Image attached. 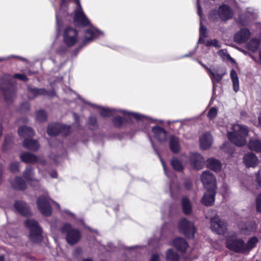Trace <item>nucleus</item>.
Instances as JSON below:
<instances>
[{
	"mask_svg": "<svg viewBox=\"0 0 261 261\" xmlns=\"http://www.w3.org/2000/svg\"><path fill=\"white\" fill-rule=\"evenodd\" d=\"M99 108V114L103 117H110L113 116L115 113L120 112L124 114V118L127 120L129 118L133 117L137 120H148V118L145 116L142 115L139 113H132L125 111L118 110L117 111L114 109H110L109 108Z\"/></svg>",
	"mask_w": 261,
	"mask_h": 261,
	"instance_id": "3",
	"label": "nucleus"
},
{
	"mask_svg": "<svg viewBox=\"0 0 261 261\" xmlns=\"http://www.w3.org/2000/svg\"><path fill=\"white\" fill-rule=\"evenodd\" d=\"M199 63L201 65V66H202L207 71V72L208 73L211 71V69L208 68L205 65L203 64V63H202L201 62H199Z\"/></svg>",
	"mask_w": 261,
	"mask_h": 261,
	"instance_id": "55",
	"label": "nucleus"
},
{
	"mask_svg": "<svg viewBox=\"0 0 261 261\" xmlns=\"http://www.w3.org/2000/svg\"><path fill=\"white\" fill-rule=\"evenodd\" d=\"M258 119L259 125L261 127V113L259 114Z\"/></svg>",
	"mask_w": 261,
	"mask_h": 261,
	"instance_id": "58",
	"label": "nucleus"
},
{
	"mask_svg": "<svg viewBox=\"0 0 261 261\" xmlns=\"http://www.w3.org/2000/svg\"><path fill=\"white\" fill-rule=\"evenodd\" d=\"M256 210L258 212H261V193L259 194L256 199Z\"/></svg>",
	"mask_w": 261,
	"mask_h": 261,
	"instance_id": "46",
	"label": "nucleus"
},
{
	"mask_svg": "<svg viewBox=\"0 0 261 261\" xmlns=\"http://www.w3.org/2000/svg\"><path fill=\"white\" fill-rule=\"evenodd\" d=\"M83 261H93L91 259L87 258L83 260Z\"/></svg>",
	"mask_w": 261,
	"mask_h": 261,
	"instance_id": "64",
	"label": "nucleus"
},
{
	"mask_svg": "<svg viewBox=\"0 0 261 261\" xmlns=\"http://www.w3.org/2000/svg\"><path fill=\"white\" fill-rule=\"evenodd\" d=\"M70 132V127L63 125L61 124H54L49 125L47 128V133L50 136H54L62 134L63 135H67Z\"/></svg>",
	"mask_w": 261,
	"mask_h": 261,
	"instance_id": "10",
	"label": "nucleus"
},
{
	"mask_svg": "<svg viewBox=\"0 0 261 261\" xmlns=\"http://www.w3.org/2000/svg\"><path fill=\"white\" fill-rule=\"evenodd\" d=\"M179 230L188 238L194 237L195 228L192 222L188 221L186 218L182 219L178 224Z\"/></svg>",
	"mask_w": 261,
	"mask_h": 261,
	"instance_id": "8",
	"label": "nucleus"
},
{
	"mask_svg": "<svg viewBox=\"0 0 261 261\" xmlns=\"http://www.w3.org/2000/svg\"><path fill=\"white\" fill-rule=\"evenodd\" d=\"M169 146L173 153H177L180 150L178 139L174 136H172L169 140Z\"/></svg>",
	"mask_w": 261,
	"mask_h": 261,
	"instance_id": "26",
	"label": "nucleus"
},
{
	"mask_svg": "<svg viewBox=\"0 0 261 261\" xmlns=\"http://www.w3.org/2000/svg\"><path fill=\"white\" fill-rule=\"evenodd\" d=\"M150 142H151V143L152 146V147H153V148H154V150L156 152V153L158 154V155L159 157V158H160V160H161V162H162V165H163V168H164V172H165V173L167 175L166 168V167H165V163H164V161H163V160L162 159V158H161V156L160 155V154H159V152L156 150V149H155V147H154V144H153V142H152V140H151V139H150Z\"/></svg>",
	"mask_w": 261,
	"mask_h": 261,
	"instance_id": "49",
	"label": "nucleus"
},
{
	"mask_svg": "<svg viewBox=\"0 0 261 261\" xmlns=\"http://www.w3.org/2000/svg\"><path fill=\"white\" fill-rule=\"evenodd\" d=\"M102 35V32H99L98 30L93 27L87 29L85 32V36L83 39L84 44H86L91 42L94 39Z\"/></svg>",
	"mask_w": 261,
	"mask_h": 261,
	"instance_id": "13",
	"label": "nucleus"
},
{
	"mask_svg": "<svg viewBox=\"0 0 261 261\" xmlns=\"http://www.w3.org/2000/svg\"><path fill=\"white\" fill-rule=\"evenodd\" d=\"M23 177L29 182L31 186L37 185L38 181L34 178V169L31 167H27L23 172Z\"/></svg>",
	"mask_w": 261,
	"mask_h": 261,
	"instance_id": "21",
	"label": "nucleus"
},
{
	"mask_svg": "<svg viewBox=\"0 0 261 261\" xmlns=\"http://www.w3.org/2000/svg\"><path fill=\"white\" fill-rule=\"evenodd\" d=\"M256 224L253 222H249L246 223H241L239 225L241 233L246 235L254 232L256 231Z\"/></svg>",
	"mask_w": 261,
	"mask_h": 261,
	"instance_id": "18",
	"label": "nucleus"
},
{
	"mask_svg": "<svg viewBox=\"0 0 261 261\" xmlns=\"http://www.w3.org/2000/svg\"><path fill=\"white\" fill-rule=\"evenodd\" d=\"M13 188L17 190H23L26 188L25 182L21 177H17L11 181Z\"/></svg>",
	"mask_w": 261,
	"mask_h": 261,
	"instance_id": "31",
	"label": "nucleus"
},
{
	"mask_svg": "<svg viewBox=\"0 0 261 261\" xmlns=\"http://www.w3.org/2000/svg\"><path fill=\"white\" fill-rule=\"evenodd\" d=\"M258 238L256 237L251 238L247 243H245L246 252H249L253 248H254L258 242Z\"/></svg>",
	"mask_w": 261,
	"mask_h": 261,
	"instance_id": "35",
	"label": "nucleus"
},
{
	"mask_svg": "<svg viewBox=\"0 0 261 261\" xmlns=\"http://www.w3.org/2000/svg\"><path fill=\"white\" fill-rule=\"evenodd\" d=\"M64 212H65L66 214H68V215H70V216H72V217H74V215L73 213H71L70 212H69L68 210H65V211H64Z\"/></svg>",
	"mask_w": 261,
	"mask_h": 261,
	"instance_id": "56",
	"label": "nucleus"
},
{
	"mask_svg": "<svg viewBox=\"0 0 261 261\" xmlns=\"http://www.w3.org/2000/svg\"><path fill=\"white\" fill-rule=\"evenodd\" d=\"M215 12L214 11H213L212 12V13H211V18L213 19V14H214ZM213 20H215V19L213 18Z\"/></svg>",
	"mask_w": 261,
	"mask_h": 261,
	"instance_id": "63",
	"label": "nucleus"
},
{
	"mask_svg": "<svg viewBox=\"0 0 261 261\" xmlns=\"http://www.w3.org/2000/svg\"><path fill=\"white\" fill-rule=\"evenodd\" d=\"M89 124L94 127H97V119L95 117H90L89 119Z\"/></svg>",
	"mask_w": 261,
	"mask_h": 261,
	"instance_id": "48",
	"label": "nucleus"
},
{
	"mask_svg": "<svg viewBox=\"0 0 261 261\" xmlns=\"http://www.w3.org/2000/svg\"><path fill=\"white\" fill-rule=\"evenodd\" d=\"M14 77L19 79V80L23 81H26L28 80L27 77L22 74H15L14 75Z\"/></svg>",
	"mask_w": 261,
	"mask_h": 261,
	"instance_id": "50",
	"label": "nucleus"
},
{
	"mask_svg": "<svg viewBox=\"0 0 261 261\" xmlns=\"http://www.w3.org/2000/svg\"><path fill=\"white\" fill-rule=\"evenodd\" d=\"M256 181L257 184L261 186V170H260L258 173V174L256 175Z\"/></svg>",
	"mask_w": 261,
	"mask_h": 261,
	"instance_id": "52",
	"label": "nucleus"
},
{
	"mask_svg": "<svg viewBox=\"0 0 261 261\" xmlns=\"http://www.w3.org/2000/svg\"><path fill=\"white\" fill-rule=\"evenodd\" d=\"M212 230L218 234H224L227 229V224L219 219L218 216L210 219Z\"/></svg>",
	"mask_w": 261,
	"mask_h": 261,
	"instance_id": "9",
	"label": "nucleus"
},
{
	"mask_svg": "<svg viewBox=\"0 0 261 261\" xmlns=\"http://www.w3.org/2000/svg\"><path fill=\"white\" fill-rule=\"evenodd\" d=\"M224 50H220L218 51V54L219 55H221L222 54H224Z\"/></svg>",
	"mask_w": 261,
	"mask_h": 261,
	"instance_id": "60",
	"label": "nucleus"
},
{
	"mask_svg": "<svg viewBox=\"0 0 261 261\" xmlns=\"http://www.w3.org/2000/svg\"><path fill=\"white\" fill-rule=\"evenodd\" d=\"M13 78L12 77V76L11 75H8V74H6L3 76L2 81L4 84L9 85L10 82V81Z\"/></svg>",
	"mask_w": 261,
	"mask_h": 261,
	"instance_id": "47",
	"label": "nucleus"
},
{
	"mask_svg": "<svg viewBox=\"0 0 261 261\" xmlns=\"http://www.w3.org/2000/svg\"><path fill=\"white\" fill-rule=\"evenodd\" d=\"M52 202H53L54 203H55V204L56 205V206L57 207V208H58V209H60V205H59V204L58 203H57V202H55V201H52Z\"/></svg>",
	"mask_w": 261,
	"mask_h": 261,
	"instance_id": "61",
	"label": "nucleus"
},
{
	"mask_svg": "<svg viewBox=\"0 0 261 261\" xmlns=\"http://www.w3.org/2000/svg\"><path fill=\"white\" fill-rule=\"evenodd\" d=\"M51 176L53 178H56L57 177V173L56 172H55L51 174Z\"/></svg>",
	"mask_w": 261,
	"mask_h": 261,
	"instance_id": "59",
	"label": "nucleus"
},
{
	"mask_svg": "<svg viewBox=\"0 0 261 261\" xmlns=\"http://www.w3.org/2000/svg\"><path fill=\"white\" fill-rule=\"evenodd\" d=\"M201 180L206 189H216V180L214 175L210 171L203 172L201 175Z\"/></svg>",
	"mask_w": 261,
	"mask_h": 261,
	"instance_id": "11",
	"label": "nucleus"
},
{
	"mask_svg": "<svg viewBox=\"0 0 261 261\" xmlns=\"http://www.w3.org/2000/svg\"><path fill=\"white\" fill-rule=\"evenodd\" d=\"M249 148L256 152H261V141L256 139H251L248 144Z\"/></svg>",
	"mask_w": 261,
	"mask_h": 261,
	"instance_id": "28",
	"label": "nucleus"
},
{
	"mask_svg": "<svg viewBox=\"0 0 261 261\" xmlns=\"http://www.w3.org/2000/svg\"><path fill=\"white\" fill-rule=\"evenodd\" d=\"M113 123L115 127H119L123 123V119L120 117H115L113 120Z\"/></svg>",
	"mask_w": 261,
	"mask_h": 261,
	"instance_id": "44",
	"label": "nucleus"
},
{
	"mask_svg": "<svg viewBox=\"0 0 261 261\" xmlns=\"http://www.w3.org/2000/svg\"><path fill=\"white\" fill-rule=\"evenodd\" d=\"M218 14L221 20H226L232 17L233 12L228 6L226 5H222L218 8Z\"/></svg>",
	"mask_w": 261,
	"mask_h": 261,
	"instance_id": "16",
	"label": "nucleus"
},
{
	"mask_svg": "<svg viewBox=\"0 0 261 261\" xmlns=\"http://www.w3.org/2000/svg\"><path fill=\"white\" fill-rule=\"evenodd\" d=\"M0 261H4V258L3 256H0Z\"/></svg>",
	"mask_w": 261,
	"mask_h": 261,
	"instance_id": "62",
	"label": "nucleus"
},
{
	"mask_svg": "<svg viewBox=\"0 0 261 261\" xmlns=\"http://www.w3.org/2000/svg\"><path fill=\"white\" fill-rule=\"evenodd\" d=\"M152 132L154 137L160 142H162L166 140L167 132L163 128L155 126L152 127Z\"/></svg>",
	"mask_w": 261,
	"mask_h": 261,
	"instance_id": "20",
	"label": "nucleus"
},
{
	"mask_svg": "<svg viewBox=\"0 0 261 261\" xmlns=\"http://www.w3.org/2000/svg\"><path fill=\"white\" fill-rule=\"evenodd\" d=\"M14 207L21 215L28 216L31 214L28 205L23 201H16L14 204Z\"/></svg>",
	"mask_w": 261,
	"mask_h": 261,
	"instance_id": "22",
	"label": "nucleus"
},
{
	"mask_svg": "<svg viewBox=\"0 0 261 261\" xmlns=\"http://www.w3.org/2000/svg\"><path fill=\"white\" fill-rule=\"evenodd\" d=\"M230 76L233 83V90L237 92L239 90V82L237 73L234 70L232 69L231 70Z\"/></svg>",
	"mask_w": 261,
	"mask_h": 261,
	"instance_id": "34",
	"label": "nucleus"
},
{
	"mask_svg": "<svg viewBox=\"0 0 261 261\" xmlns=\"http://www.w3.org/2000/svg\"><path fill=\"white\" fill-rule=\"evenodd\" d=\"M181 204L184 213L185 214H190L191 212V205L187 198L184 197L182 199Z\"/></svg>",
	"mask_w": 261,
	"mask_h": 261,
	"instance_id": "37",
	"label": "nucleus"
},
{
	"mask_svg": "<svg viewBox=\"0 0 261 261\" xmlns=\"http://www.w3.org/2000/svg\"><path fill=\"white\" fill-rule=\"evenodd\" d=\"M74 3L75 8L73 11V22L75 25L79 27H87L91 25L90 21L84 13L80 0H62L61 8L59 13H56V22L57 29L59 30L60 27L62 24V20L60 18L61 13L69 14L66 10V6L68 3Z\"/></svg>",
	"mask_w": 261,
	"mask_h": 261,
	"instance_id": "1",
	"label": "nucleus"
},
{
	"mask_svg": "<svg viewBox=\"0 0 261 261\" xmlns=\"http://www.w3.org/2000/svg\"><path fill=\"white\" fill-rule=\"evenodd\" d=\"M208 74L212 81L213 91H214L216 88L215 83H219L222 80L224 73H217L211 70Z\"/></svg>",
	"mask_w": 261,
	"mask_h": 261,
	"instance_id": "32",
	"label": "nucleus"
},
{
	"mask_svg": "<svg viewBox=\"0 0 261 261\" xmlns=\"http://www.w3.org/2000/svg\"><path fill=\"white\" fill-rule=\"evenodd\" d=\"M207 167L216 172L219 171L221 170L222 165L217 160L211 158L207 160Z\"/></svg>",
	"mask_w": 261,
	"mask_h": 261,
	"instance_id": "25",
	"label": "nucleus"
},
{
	"mask_svg": "<svg viewBox=\"0 0 261 261\" xmlns=\"http://www.w3.org/2000/svg\"><path fill=\"white\" fill-rule=\"evenodd\" d=\"M190 161L194 168L200 169L204 164V159L199 153H191L190 157Z\"/></svg>",
	"mask_w": 261,
	"mask_h": 261,
	"instance_id": "14",
	"label": "nucleus"
},
{
	"mask_svg": "<svg viewBox=\"0 0 261 261\" xmlns=\"http://www.w3.org/2000/svg\"><path fill=\"white\" fill-rule=\"evenodd\" d=\"M20 159L21 161L25 163H35L36 162H39L40 164H43L44 163V160H39L37 156L33 153L24 152H22L20 156Z\"/></svg>",
	"mask_w": 261,
	"mask_h": 261,
	"instance_id": "19",
	"label": "nucleus"
},
{
	"mask_svg": "<svg viewBox=\"0 0 261 261\" xmlns=\"http://www.w3.org/2000/svg\"><path fill=\"white\" fill-rule=\"evenodd\" d=\"M23 144L24 147L34 151L37 150L40 146L37 141L32 139H25Z\"/></svg>",
	"mask_w": 261,
	"mask_h": 261,
	"instance_id": "29",
	"label": "nucleus"
},
{
	"mask_svg": "<svg viewBox=\"0 0 261 261\" xmlns=\"http://www.w3.org/2000/svg\"><path fill=\"white\" fill-rule=\"evenodd\" d=\"M47 116L45 111H39L37 112L36 119L39 122H43L46 120Z\"/></svg>",
	"mask_w": 261,
	"mask_h": 261,
	"instance_id": "42",
	"label": "nucleus"
},
{
	"mask_svg": "<svg viewBox=\"0 0 261 261\" xmlns=\"http://www.w3.org/2000/svg\"><path fill=\"white\" fill-rule=\"evenodd\" d=\"M212 137L211 134L206 133L203 134L199 139L200 146L202 149H208L212 143Z\"/></svg>",
	"mask_w": 261,
	"mask_h": 261,
	"instance_id": "23",
	"label": "nucleus"
},
{
	"mask_svg": "<svg viewBox=\"0 0 261 261\" xmlns=\"http://www.w3.org/2000/svg\"><path fill=\"white\" fill-rule=\"evenodd\" d=\"M9 170L12 172H15L19 170V163L17 162H12L9 166Z\"/></svg>",
	"mask_w": 261,
	"mask_h": 261,
	"instance_id": "45",
	"label": "nucleus"
},
{
	"mask_svg": "<svg viewBox=\"0 0 261 261\" xmlns=\"http://www.w3.org/2000/svg\"><path fill=\"white\" fill-rule=\"evenodd\" d=\"M217 113L218 110L216 108H212L208 111L207 116L210 119H213L216 117Z\"/></svg>",
	"mask_w": 261,
	"mask_h": 261,
	"instance_id": "43",
	"label": "nucleus"
},
{
	"mask_svg": "<svg viewBox=\"0 0 261 261\" xmlns=\"http://www.w3.org/2000/svg\"><path fill=\"white\" fill-rule=\"evenodd\" d=\"M215 194L216 189H206V192L201 199L202 203L206 206L213 205L215 201Z\"/></svg>",
	"mask_w": 261,
	"mask_h": 261,
	"instance_id": "17",
	"label": "nucleus"
},
{
	"mask_svg": "<svg viewBox=\"0 0 261 261\" xmlns=\"http://www.w3.org/2000/svg\"><path fill=\"white\" fill-rule=\"evenodd\" d=\"M77 31L71 27L66 28L63 33V40L64 44L71 47L74 45L78 41Z\"/></svg>",
	"mask_w": 261,
	"mask_h": 261,
	"instance_id": "7",
	"label": "nucleus"
},
{
	"mask_svg": "<svg viewBox=\"0 0 261 261\" xmlns=\"http://www.w3.org/2000/svg\"><path fill=\"white\" fill-rule=\"evenodd\" d=\"M171 164L173 168L176 171H180L182 170L183 167L182 164L177 158H173L171 161Z\"/></svg>",
	"mask_w": 261,
	"mask_h": 261,
	"instance_id": "40",
	"label": "nucleus"
},
{
	"mask_svg": "<svg viewBox=\"0 0 261 261\" xmlns=\"http://www.w3.org/2000/svg\"><path fill=\"white\" fill-rule=\"evenodd\" d=\"M25 226L30 230V240L34 243H39L42 240V230L38 222L33 219L25 222Z\"/></svg>",
	"mask_w": 261,
	"mask_h": 261,
	"instance_id": "4",
	"label": "nucleus"
},
{
	"mask_svg": "<svg viewBox=\"0 0 261 261\" xmlns=\"http://www.w3.org/2000/svg\"><path fill=\"white\" fill-rule=\"evenodd\" d=\"M46 91L44 89L30 88L28 91V96L30 99H32L39 95H44Z\"/></svg>",
	"mask_w": 261,
	"mask_h": 261,
	"instance_id": "33",
	"label": "nucleus"
},
{
	"mask_svg": "<svg viewBox=\"0 0 261 261\" xmlns=\"http://www.w3.org/2000/svg\"><path fill=\"white\" fill-rule=\"evenodd\" d=\"M173 246L178 250L185 251L188 247L187 243L181 238L175 239L173 242Z\"/></svg>",
	"mask_w": 261,
	"mask_h": 261,
	"instance_id": "27",
	"label": "nucleus"
},
{
	"mask_svg": "<svg viewBox=\"0 0 261 261\" xmlns=\"http://www.w3.org/2000/svg\"><path fill=\"white\" fill-rule=\"evenodd\" d=\"M200 36L198 40V43H204L205 42L204 38L207 36V30L204 28L202 24L201 20L200 19Z\"/></svg>",
	"mask_w": 261,
	"mask_h": 261,
	"instance_id": "39",
	"label": "nucleus"
},
{
	"mask_svg": "<svg viewBox=\"0 0 261 261\" xmlns=\"http://www.w3.org/2000/svg\"><path fill=\"white\" fill-rule=\"evenodd\" d=\"M18 133L20 136L23 137H33L35 134L32 128L26 126L20 127L18 130Z\"/></svg>",
	"mask_w": 261,
	"mask_h": 261,
	"instance_id": "30",
	"label": "nucleus"
},
{
	"mask_svg": "<svg viewBox=\"0 0 261 261\" xmlns=\"http://www.w3.org/2000/svg\"><path fill=\"white\" fill-rule=\"evenodd\" d=\"M245 165L248 167H255L258 163V159L255 155L252 153L246 154L243 158Z\"/></svg>",
	"mask_w": 261,
	"mask_h": 261,
	"instance_id": "24",
	"label": "nucleus"
},
{
	"mask_svg": "<svg viewBox=\"0 0 261 261\" xmlns=\"http://www.w3.org/2000/svg\"><path fill=\"white\" fill-rule=\"evenodd\" d=\"M61 231L66 234V240L69 244L76 243L81 238L80 231L76 229L72 228L69 223H65L61 227Z\"/></svg>",
	"mask_w": 261,
	"mask_h": 261,
	"instance_id": "6",
	"label": "nucleus"
},
{
	"mask_svg": "<svg viewBox=\"0 0 261 261\" xmlns=\"http://www.w3.org/2000/svg\"><path fill=\"white\" fill-rule=\"evenodd\" d=\"M259 41L255 39H252L247 44V48L252 52H255L257 50L259 47Z\"/></svg>",
	"mask_w": 261,
	"mask_h": 261,
	"instance_id": "38",
	"label": "nucleus"
},
{
	"mask_svg": "<svg viewBox=\"0 0 261 261\" xmlns=\"http://www.w3.org/2000/svg\"><path fill=\"white\" fill-rule=\"evenodd\" d=\"M226 246L229 249L237 253H246L245 242L237 238L235 234L229 236L226 240Z\"/></svg>",
	"mask_w": 261,
	"mask_h": 261,
	"instance_id": "5",
	"label": "nucleus"
},
{
	"mask_svg": "<svg viewBox=\"0 0 261 261\" xmlns=\"http://www.w3.org/2000/svg\"><path fill=\"white\" fill-rule=\"evenodd\" d=\"M166 261H178V255L173 250L170 249L166 252Z\"/></svg>",
	"mask_w": 261,
	"mask_h": 261,
	"instance_id": "36",
	"label": "nucleus"
},
{
	"mask_svg": "<svg viewBox=\"0 0 261 261\" xmlns=\"http://www.w3.org/2000/svg\"><path fill=\"white\" fill-rule=\"evenodd\" d=\"M191 185H192L191 181L189 180H186L185 182V187L187 189H189L191 187Z\"/></svg>",
	"mask_w": 261,
	"mask_h": 261,
	"instance_id": "54",
	"label": "nucleus"
},
{
	"mask_svg": "<svg viewBox=\"0 0 261 261\" xmlns=\"http://www.w3.org/2000/svg\"><path fill=\"white\" fill-rule=\"evenodd\" d=\"M232 132H228L227 138L229 140L238 146H242L246 144V137L248 135V128L240 124H233L231 126Z\"/></svg>",
	"mask_w": 261,
	"mask_h": 261,
	"instance_id": "2",
	"label": "nucleus"
},
{
	"mask_svg": "<svg viewBox=\"0 0 261 261\" xmlns=\"http://www.w3.org/2000/svg\"><path fill=\"white\" fill-rule=\"evenodd\" d=\"M38 208L43 215L48 216L51 214V208L49 200L46 196H41L37 200Z\"/></svg>",
	"mask_w": 261,
	"mask_h": 261,
	"instance_id": "12",
	"label": "nucleus"
},
{
	"mask_svg": "<svg viewBox=\"0 0 261 261\" xmlns=\"http://www.w3.org/2000/svg\"><path fill=\"white\" fill-rule=\"evenodd\" d=\"M195 51H196V49H195L193 51H191L189 55V54L185 55L184 56V57H189V56H191L192 55H193L195 53Z\"/></svg>",
	"mask_w": 261,
	"mask_h": 261,
	"instance_id": "57",
	"label": "nucleus"
},
{
	"mask_svg": "<svg viewBox=\"0 0 261 261\" xmlns=\"http://www.w3.org/2000/svg\"><path fill=\"white\" fill-rule=\"evenodd\" d=\"M203 44H204L206 46H213L216 48H220L221 47V43L217 39L205 41Z\"/></svg>",
	"mask_w": 261,
	"mask_h": 261,
	"instance_id": "41",
	"label": "nucleus"
},
{
	"mask_svg": "<svg viewBox=\"0 0 261 261\" xmlns=\"http://www.w3.org/2000/svg\"><path fill=\"white\" fill-rule=\"evenodd\" d=\"M251 36V33L247 29H242L237 32L234 36V40L238 43L246 42Z\"/></svg>",
	"mask_w": 261,
	"mask_h": 261,
	"instance_id": "15",
	"label": "nucleus"
},
{
	"mask_svg": "<svg viewBox=\"0 0 261 261\" xmlns=\"http://www.w3.org/2000/svg\"><path fill=\"white\" fill-rule=\"evenodd\" d=\"M197 9H198V15L201 17L202 16V10L200 8V5H199V0H197Z\"/></svg>",
	"mask_w": 261,
	"mask_h": 261,
	"instance_id": "53",
	"label": "nucleus"
},
{
	"mask_svg": "<svg viewBox=\"0 0 261 261\" xmlns=\"http://www.w3.org/2000/svg\"><path fill=\"white\" fill-rule=\"evenodd\" d=\"M160 255L159 254H153L151 257L150 261H160Z\"/></svg>",
	"mask_w": 261,
	"mask_h": 261,
	"instance_id": "51",
	"label": "nucleus"
}]
</instances>
